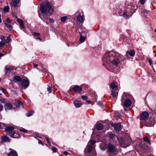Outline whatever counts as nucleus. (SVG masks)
<instances>
[{
    "instance_id": "obj_16",
    "label": "nucleus",
    "mask_w": 156,
    "mask_h": 156,
    "mask_svg": "<svg viewBox=\"0 0 156 156\" xmlns=\"http://www.w3.org/2000/svg\"><path fill=\"white\" fill-rule=\"evenodd\" d=\"M78 30L79 34H82L83 33H86L87 32V30L85 28L83 27H79L78 28Z\"/></svg>"
},
{
    "instance_id": "obj_28",
    "label": "nucleus",
    "mask_w": 156,
    "mask_h": 156,
    "mask_svg": "<svg viewBox=\"0 0 156 156\" xmlns=\"http://www.w3.org/2000/svg\"><path fill=\"white\" fill-rule=\"evenodd\" d=\"M16 102H15V105L17 107H19L22 104V103L19 101L18 100H16Z\"/></svg>"
},
{
    "instance_id": "obj_62",
    "label": "nucleus",
    "mask_w": 156,
    "mask_h": 156,
    "mask_svg": "<svg viewBox=\"0 0 156 156\" xmlns=\"http://www.w3.org/2000/svg\"><path fill=\"white\" fill-rule=\"evenodd\" d=\"M152 67H153V70L154 71L155 70H154V68H153V66H152Z\"/></svg>"
},
{
    "instance_id": "obj_17",
    "label": "nucleus",
    "mask_w": 156,
    "mask_h": 156,
    "mask_svg": "<svg viewBox=\"0 0 156 156\" xmlns=\"http://www.w3.org/2000/svg\"><path fill=\"white\" fill-rule=\"evenodd\" d=\"M112 126L114 127L116 131H119L121 129V125L119 123L113 124Z\"/></svg>"
},
{
    "instance_id": "obj_54",
    "label": "nucleus",
    "mask_w": 156,
    "mask_h": 156,
    "mask_svg": "<svg viewBox=\"0 0 156 156\" xmlns=\"http://www.w3.org/2000/svg\"><path fill=\"white\" fill-rule=\"evenodd\" d=\"M97 104L99 106H101L102 105V103L99 101L97 103Z\"/></svg>"
},
{
    "instance_id": "obj_30",
    "label": "nucleus",
    "mask_w": 156,
    "mask_h": 156,
    "mask_svg": "<svg viewBox=\"0 0 156 156\" xmlns=\"http://www.w3.org/2000/svg\"><path fill=\"white\" fill-rule=\"evenodd\" d=\"M34 112L33 110H31L30 111H29L28 112L26 116L27 117H30L32 116L33 113H34Z\"/></svg>"
},
{
    "instance_id": "obj_5",
    "label": "nucleus",
    "mask_w": 156,
    "mask_h": 156,
    "mask_svg": "<svg viewBox=\"0 0 156 156\" xmlns=\"http://www.w3.org/2000/svg\"><path fill=\"white\" fill-rule=\"evenodd\" d=\"M14 128L12 126L7 127L5 128L6 132L10 136L13 138H18L20 136V135L17 133H15L14 131Z\"/></svg>"
},
{
    "instance_id": "obj_32",
    "label": "nucleus",
    "mask_w": 156,
    "mask_h": 156,
    "mask_svg": "<svg viewBox=\"0 0 156 156\" xmlns=\"http://www.w3.org/2000/svg\"><path fill=\"white\" fill-rule=\"evenodd\" d=\"M143 140L144 141L147 142L148 144H151L149 140L147 137H145L144 138Z\"/></svg>"
},
{
    "instance_id": "obj_38",
    "label": "nucleus",
    "mask_w": 156,
    "mask_h": 156,
    "mask_svg": "<svg viewBox=\"0 0 156 156\" xmlns=\"http://www.w3.org/2000/svg\"><path fill=\"white\" fill-rule=\"evenodd\" d=\"M5 43V41H2L0 42V47L4 46Z\"/></svg>"
},
{
    "instance_id": "obj_43",
    "label": "nucleus",
    "mask_w": 156,
    "mask_h": 156,
    "mask_svg": "<svg viewBox=\"0 0 156 156\" xmlns=\"http://www.w3.org/2000/svg\"><path fill=\"white\" fill-rule=\"evenodd\" d=\"M148 62L150 65H151L152 63V60L150 59H148Z\"/></svg>"
},
{
    "instance_id": "obj_13",
    "label": "nucleus",
    "mask_w": 156,
    "mask_h": 156,
    "mask_svg": "<svg viewBox=\"0 0 156 156\" xmlns=\"http://www.w3.org/2000/svg\"><path fill=\"white\" fill-rule=\"evenodd\" d=\"M20 1V0H12V1L10 3L11 5L13 7L17 8L18 7V3Z\"/></svg>"
},
{
    "instance_id": "obj_55",
    "label": "nucleus",
    "mask_w": 156,
    "mask_h": 156,
    "mask_svg": "<svg viewBox=\"0 0 156 156\" xmlns=\"http://www.w3.org/2000/svg\"><path fill=\"white\" fill-rule=\"evenodd\" d=\"M2 91L3 92L5 93L6 91V89L4 88H2Z\"/></svg>"
},
{
    "instance_id": "obj_8",
    "label": "nucleus",
    "mask_w": 156,
    "mask_h": 156,
    "mask_svg": "<svg viewBox=\"0 0 156 156\" xmlns=\"http://www.w3.org/2000/svg\"><path fill=\"white\" fill-rule=\"evenodd\" d=\"M107 153L115 154L117 152V149L114 145L111 143H108L107 145Z\"/></svg>"
},
{
    "instance_id": "obj_26",
    "label": "nucleus",
    "mask_w": 156,
    "mask_h": 156,
    "mask_svg": "<svg viewBox=\"0 0 156 156\" xmlns=\"http://www.w3.org/2000/svg\"><path fill=\"white\" fill-rule=\"evenodd\" d=\"M5 68L6 73L10 72L12 69L11 67L10 66H6Z\"/></svg>"
},
{
    "instance_id": "obj_4",
    "label": "nucleus",
    "mask_w": 156,
    "mask_h": 156,
    "mask_svg": "<svg viewBox=\"0 0 156 156\" xmlns=\"http://www.w3.org/2000/svg\"><path fill=\"white\" fill-rule=\"evenodd\" d=\"M95 143V140H90L88 143L87 146L85 150V151L87 150L88 152L89 153L92 152L93 154L91 156H95L96 155V153L93 146Z\"/></svg>"
},
{
    "instance_id": "obj_7",
    "label": "nucleus",
    "mask_w": 156,
    "mask_h": 156,
    "mask_svg": "<svg viewBox=\"0 0 156 156\" xmlns=\"http://www.w3.org/2000/svg\"><path fill=\"white\" fill-rule=\"evenodd\" d=\"M156 122V118L154 116L149 117L145 121V125L148 127L151 126L154 124Z\"/></svg>"
},
{
    "instance_id": "obj_52",
    "label": "nucleus",
    "mask_w": 156,
    "mask_h": 156,
    "mask_svg": "<svg viewBox=\"0 0 156 156\" xmlns=\"http://www.w3.org/2000/svg\"><path fill=\"white\" fill-rule=\"evenodd\" d=\"M5 38V37L4 36H1L0 37V39L1 40H4Z\"/></svg>"
},
{
    "instance_id": "obj_27",
    "label": "nucleus",
    "mask_w": 156,
    "mask_h": 156,
    "mask_svg": "<svg viewBox=\"0 0 156 156\" xmlns=\"http://www.w3.org/2000/svg\"><path fill=\"white\" fill-rule=\"evenodd\" d=\"M86 37H83L82 34H80V40L81 42H83L85 41Z\"/></svg>"
},
{
    "instance_id": "obj_37",
    "label": "nucleus",
    "mask_w": 156,
    "mask_h": 156,
    "mask_svg": "<svg viewBox=\"0 0 156 156\" xmlns=\"http://www.w3.org/2000/svg\"><path fill=\"white\" fill-rule=\"evenodd\" d=\"M109 136L111 139L113 140L115 137V135L113 133H110L109 135Z\"/></svg>"
},
{
    "instance_id": "obj_42",
    "label": "nucleus",
    "mask_w": 156,
    "mask_h": 156,
    "mask_svg": "<svg viewBox=\"0 0 156 156\" xmlns=\"http://www.w3.org/2000/svg\"><path fill=\"white\" fill-rule=\"evenodd\" d=\"M20 131L21 132H23L25 133L27 132V130L24 129H20Z\"/></svg>"
},
{
    "instance_id": "obj_35",
    "label": "nucleus",
    "mask_w": 156,
    "mask_h": 156,
    "mask_svg": "<svg viewBox=\"0 0 156 156\" xmlns=\"http://www.w3.org/2000/svg\"><path fill=\"white\" fill-rule=\"evenodd\" d=\"M6 126V124L5 123H0V128L3 129L4 127Z\"/></svg>"
},
{
    "instance_id": "obj_18",
    "label": "nucleus",
    "mask_w": 156,
    "mask_h": 156,
    "mask_svg": "<svg viewBox=\"0 0 156 156\" xmlns=\"http://www.w3.org/2000/svg\"><path fill=\"white\" fill-rule=\"evenodd\" d=\"M74 105L77 108H79L82 106L83 104L80 101L76 100L74 101Z\"/></svg>"
},
{
    "instance_id": "obj_1",
    "label": "nucleus",
    "mask_w": 156,
    "mask_h": 156,
    "mask_svg": "<svg viewBox=\"0 0 156 156\" xmlns=\"http://www.w3.org/2000/svg\"><path fill=\"white\" fill-rule=\"evenodd\" d=\"M119 55L114 51L106 53L102 58L103 65L110 71H113V69L120 64Z\"/></svg>"
},
{
    "instance_id": "obj_40",
    "label": "nucleus",
    "mask_w": 156,
    "mask_h": 156,
    "mask_svg": "<svg viewBox=\"0 0 156 156\" xmlns=\"http://www.w3.org/2000/svg\"><path fill=\"white\" fill-rule=\"evenodd\" d=\"M52 150L54 152H55L57 151V149L55 147H52Z\"/></svg>"
},
{
    "instance_id": "obj_56",
    "label": "nucleus",
    "mask_w": 156,
    "mask_h": 156,
    "mask_svg": "<svg viewBox=\"0 0 156 156\" xmlns=\"http://www.w3.org/2000/svg\"><path fill=\"white\" fill-rule=\"evenodd\" d=\"M64 154L66 155H67L68 154V153L67 151H64Z\"/></svg>"
},
{
    "instance_id": "obj_15",
    "label": "nucleus",
    "mask_w": 156,
    "mask_h": 156,
    "mask_svg": "<svg viewBox=\"0 0 156 156\" xmlns=\"http://www.w3.org/2000/svg\"><path fill=\"white\" fill-rule=\"evenodd\" d=\"M71 89L73 90L76 93H80L82 90L81 88L78 85L75 86Z\"/></svg>"
},
{
    "instance_id": "obj_49",
    "label": "nucleus",
    "mask_w": 156,
    "mask_h": 156,
    "mask_svg": "<svg viewBox=\"0 0 156 156\" xmlns=\"http://www.w3.org/2000/svg\"><path fill=\"white\" fill-rule=\"evenodd\" d=\"M46 140H47V141L48 143V144H50V141H49V139L48 137H46Z\"/></svg>"
},
{
    "instance_id": "obj_47",
    "label": "nucleus",
    "mask_w": 156,
    "mask_h": 156,
    "mask_svg": "<svg viewBox=\"0 0 156 156\" xmlns=\"http://www.w3.org/2000/svg\"><path fill=\"white\" fill-rule=\"evenodd\" d=\"M145 0H140V3L143 4L144 3Z\"/></svg>"
},
{
    "instance_id": "obj_63",
    "label": "nucleus",
    "mask_w": 156,
    "mask_h": 156,
    "mask_svg": "<svg viewBox=\"0 0 156 156\" xmlns=\"http://www.w3.org/2000/svg\"><path fill=\"white\" fill-rule=\"evenodd\" d=\"M155 32L156 33V29H155L154 30Z\"/></svg>"
},
{
    "instance_id": "obj_50",
    "label": "nucleus",
    "mask_w": 156,
    "mask_h": 156,
    "mask_svg": "<svg viewBox=\"0 0 156 156\" xmlns=\"http://www.w3.org/2000/svg\"><path fill=\"white\" fill-rule=\"evenodd\" d=\"M3 108V105L1 104H0V111L2 110Z\"/></svg>"
},
{
    "instance_id": "obj_61",
    "label": "nucleus",
    "mask_w": 156,
    "mask_h": 156,
    "mask_svg": "<svg viewBox=\"0 0 156 156\" xmlns=\"http://www.w3.org/2000/svg\"><path fill=\"white\" fill-rule=\"evenodd\" d=\"M3 56V55L2 54L0 53V57L2 56Z\"/></svg>"
},
{
    "instance_id": "obj_21",
    "label": "nucleus",
    "mask_w": 156,
    "mask_h": 156,
    "mask_svg": "<svg viewBox=\"0 0 156 156\" xmlns=\"http://www.w3.org/2000/svg\"><path fill=\"white\" fill-rule=\"evenodd\" d=\"M111 95L114 98H117L118 95V90H111Z\"/></svg>"
},
{
    "instance_id": "obj_2",
    "label": "nucleus",
    "mask_w": 156,
    "mask_h": 156,
    "mask_svg": "<svg viewBox=\"0 0 156 156\" xmlns=\"http://www.w3.org/2000/svg\"><path fill=\"white\" fill-rule=\"evenodd\" d=\"M40 10L43 15L39 14V17L47 24H48V17L45 14L48 12L49 15H51L54 10L53 6L48 1L46 0L40 4Z\"/></svg>"
},
{
    "instance_id": "obj_44",
    "label": "nucleus",
    "mask_w": 156,
    "mask_h": 156,
    "mask_svg": "<svg viewBox=\"0 0 156 156\" xmlns=\"http://www.w3.org/2000/svg\"><path fill=\"white\" fill-rule=\"evenodd\" d=\"M12 16L16 17V18H17V14L16 13H12Z\"/></svg>"
},
{
    "instance_id": "obj_59",
    "label": "nucleus",
    "mask_w": 156,
    "mask_h": 156,
    "mask_svg": "<svg viewBox=\"0 0 156 156\" xmlns=\"http://www.w3.org/2000/svg\"><path fill=\"white\" fill-rule=\"evenodd\" d=\"M36 39H37V40H41V38L39 37H37V38H36Z\"/></svg>"
},
{
    "instance_id": "obj_31",
    "label": "nucleus",
    "mask_w": 156,
    "mask_h": 156,
    "mask_svg": "<svg viewBox=\"0 0 156 156\" xmlns=\"http://www.w3.org/2000/svg\"><path fill=\"white\" fill-rule=\"evenodd\" d=\"M6 27L10 31H12V27L10 25L7 24V23H5Z\"/></svg>"
},
{
    "instance_id": "obj_51",
    "label": "nucleus",
    "mask_w": 156,
    "mask_h": 156,
    "mask_svg": "<svg viewBox=\"0 0 156 156\" xmlns=\"http://www.w3.org/2000/svg\"><path fill=\"white\" fill-rule=\"evenodd\" d=\"M7 21L9 23H11V20H10V19L9 18H8L7 19Z\"/></svg>"
},
{
    "instance_id": "obj_64",
    "label": "nucleus",
    "mask_w": 156,
    "mask_h": 156,
    "mask_svg": "<svg viewBox=\"0 0 156 156\" xmlns=\"http://www.w3.org/2000/svg\"><path fill=\"white\" fill-rule=\"evenodd\" d=\"M71 88H70V89H69V91H71Z\"/></svg>"
},
{
    "instance_id": "obj_25",
    "label": "nucleus",
    "mask_w": 156,
    "mask_h": 156,
    "mask_svg": "<svg viewBox=\"0 0 156 156\" xmlns=\"http://www.w3.org/2000/svg\"><path fill=\"white\" fill-rule=\"evenodd\" d=\"M103 126L102 124L99 123L97 124L96 129L98 130H101L103 128Z\"/></svg>"
},
{
    "instance_id": "obj_11",
    "label": "nucleus",
    "mask_w": 156,
    "mask_h": 156,
    "mask_svg": "<svg viewBox=\"0 0 156 156\" xmlns=\"http://www.w3.org/2000/svg\"><path fill=\"white\" fill-rule=\"evenodd\" d=\"M118 84L116 82L113 81L110 84L112 90H118Z\"/></svg>"
},
{
    "instance_id": "obj_20",
    "label": "nucleus",
    "mask_w": 156,
    "mask_h": 156,
    "mask_svg": "<svg viewBox=\"0 0 156 156\" xmlns=\"http://www.w3.org/2000/svg\"><path fill=\"white\" fill-rule=\"evenodd\" d=\"M2 141L4 142H10V139L6 136H3L1 137Z\"/></svg>"
},
{
    "instance_id": "obj_10",
    "label": "nucleus",
    "mask_w": 156,
    "mask_h": 156,
    "mask_svg": "<svg viewBox=\"0 0 156 156\" xmlns=\"http://www.w3.org/2000/svg\"><path fill=\"white\" fill-rule=\"evenodd\" d=\"M75 15L76 17V20L78 22L80 23H83V22L84 19H83V16L79 11H77L75 13Z\"/></svg>"
},
{
    "instance_id": "obj_41",
    "label": "nucleus",
    "mask_w": 156,
    "mask_h": 156,
    "mask_svg": "<svg viewBox=\"0 0 156 156\" xmlns=\"http://www.w3.org/2000/svg\"><path fill=\"white\" fill-rule=\"evenodd\" d=\"M81 98L84 100H86L87 98V97L86 96L84 95L82 96Z\"/></svg>"
},
{
    "instance_id": "obj_3",
    "label": "nucleus",
    "mask_w": 156,
    "mask_h": 156,
    "mask_svg": "<svg viewBox=\"0 0 156 156\" xmlns=\"http://www.w3.org/2000/svg\"><path fill=\"white\" fill-rule=\"evenodd\" d=\"M137 7L134 3H130L127 5L125 9L118 12L119 15L120 16L124 17L125 18L128 19L132 15L133 13L137 9Z\"/></svg>"
},
{
    "instance_id": "obj_6",
    "label": "nucleus",
    "mask_w": 156,
    "mask_h": 156,
    "mask_svg": "<svg viewBox=\"0 0 156 156\" xmlns=\"http://www.w3.org/2000/svg\"><path fill=\"white\" fill-rule=\"evenodd\" d=\"M118 139L121 146L123 148L128 147L130 144L131 139L129 136L125 139L121 138L119 139L118 138Z\"/></svg>"
},
{
    "instance_id": "obj_58",
    "label": "nucleus",
    "mask_w": 156,
    "mask_h": 156,
    "mask_svg": "<svg viewBox=\"0 0 156 156\" xmlns=\"http://www.w3.org/2000/svg\"><path fill=\"white\" fill-rule=\"evenodd\" d=\"M100 148L101 149L102 151H104L105 150V147H100Z\"/></svg>"
},
{
    "instance_id": "obj_46",
    "label": "nucleus",
    "mask_w": 156,
    "mask_h": 156,
    "mask_svg": "<svg viewBox=\"0 0 156 156\" xmlns=\"http://www.w3.org/2000/svg\"><path fill=\"white\" fill-rule=\"evenodd\" d=\"M49 22L50 23H53L54 22V20L51 18H49Z\"/></svg>"
},
{
    "instance_id": "obj_57",
    "label": "nucleus",
    "mask_w": 156,
    "mask_h": 156,
    "mask_svg": "<svg viewBox=\"0 0 156 156\" xmlns=\"http://www.w3.org/2000/svg\"><path fill=\"white\" fill-rule=\"evenodd\" d=\"M33 65L34 67H37L38 66V65L37 64H36L34 63L33 64Z\"/></svg>"
},
{
    "instance_id": "obj_48",
    "label": "nucleus",
    "mask_w": 156,
    "mask_h": 156,
    "mask_svg": "<svg viewBox=\"0 0 156 156\" xmlns=\"http://www.w3.org/2000/svg\"><path fill=\"white\" fill-rule=\"evenodd\" d=\"M40 34L39 33H37L36 32H34V36H39L40 35Z\"/></svg>"
},
{
    "instance_id": "obj_33",
    "label": "nucleus",
    "mask_w": 156,
    "mask_h": 156,
    "mask_svg": "<svg viewBox=\"0 0 156 156\" xmlns=\"http://www.w3.org/2000/svg\"><path fill=\"white\" fill-rule=\"evenodd\" d=\"M9 6H5L3 9L4 11L5 12H9Z\"/></svg>"
},
{
    "instance_id": "obj_14",
    "label": "nucleus",
    "mask_w": 156,
    "mask_h": 156,
    "mask_svg": "<svg viewBox=\"0 0 156 156\" xmlns=\"http://www.w3.org/2000/svg\"><path fill=\"white\" fill-rule=\"evenodd\" d=\"M10 151L7 154V156H17V154L16 151L10 148Z\"/></svg>"
},
{
    "instance_id": "obj_60",
    "label": "nucleus",
    "mask_w": 156,
    "mask_h": 156,
    "mask_svg": "<svg viewBox=\"0 0 156 156\" xmlns=\"http://www.w3.org/2000/svg\"><path fill=\"white\" fill-rule=\"evenodd\" d=\"M86 101L88 103H90L91 102V101L90 100H86Z\"/></svg>"
},
{
    "instance_id": "obj_29",
    "label": "nucleus",
    "mask_w": 156,
    "mask_h": 156,
    "mask_svg": "<svg viewBox=\"0 0 156 156\" xmlns=\"http://www.w3.org/2000/svg\"><path fill=\"white\" fill-rule=\"evenodd\" d=\"M14 79L17 81L20 82L21 81V78L20 76H15L14 77Z\"/></svg>"
},
{
    "instance_id": "obj_9",
    "label": "nucleus",
    "mask_w": 156,
    "mask_h": 156,
    "mask_svg": "<svg viewBox=\"0 0 156 156\" xmlns=\"http://www.w3.org/2000/svg\"><path fill=\"white\" fill-rule=\"evenodd\" d=\"M29 81L28 80L23 79L21 81L19 86L22 88L25 89L29 86Z\"/></svg>"
},
{
    "instance_id": "obj_39",
    "label": "nucleus",
    "mask_w": 156,
    "mask_h": 156,
    "mask_svg": "<svg viewBox=\"0 0 156 156\" xmlns=\"http://www.w3.org/2000/svg\"><path fill=\"white\" fill-rule=\"evenodd\" d=\"M126 94L125 93H124L122 97V100L124 99V98H125L126 97Z\"/></svg>"
},
{
    "instance_id": "obj_34",
    "label": "nucleus",
    "mask_w": 156,
    "mask_h": 156,
    "mask_svg": "<svg viewBox=\"0 0 156 156\" xmlns=\"http://www.w3.org/2000/svg\"><path fill=\"white\" fill-rule=\"evenodd\" d=\"M67 19V17L66 16H64L61 17V20L62 22H65Z\"/></svg>"
},
{
    "instance_id": "obj_12",
    "label": "nucleus",
    "mask_w": 156,
    "mask_h": 156,
    "mask_svg": "<svg viewBox=\"0 0 156 156\" xmlns=\"http://www.w3.org/2000/svg\"><path fill=\"white\" fill-rule=\"evenodd\" d=\"M148 117V114L147 112H143L140 115V119L145 120H147Z\"/></svg>"
},
{
    "instance_id": "obj_36",
    "label": "nucleus",
    "mask_w": 156,
    "mask_h": 156,
    "mask_svg": "<svg viewBox=\"0 0 156 156\" xmlns=\"http://www.w3.org/2000/svg\"><path fill=\"white\" fill-rule=\"evenodd\" d=\"M10 35H9V36L7 37L5 41V43H8L11 41V39L10 38Z\"/></svg>"
},
{
    "instance_id": "obj_19",
    "label": "nucleus",
    "mask_w": 156,
    "mask_h": 156,
    "mask_svg": "<svg viewBox=\"0 0 156 156\" xmlns=\"http://www.w3.org/2000/svg\"><path fill=\"white\" fill-rule=\"evenodd\" d=\"M5 108L6 110H11L12 108V105L9 103H6L5 106Z\"/></svg>"
},
{
    "instance_id": "obj_45",
    "label": "nucleus",
    "mask_w": 156,
    "mask_h": 156,
    "mask_svg": "<svg viewBox=\"0 0 156 156\" xmlns=\"http://www.w3.org/2000/svg\"><path fill=\"white\" fill-rule=\"evenodd\" d=\"M47 90L49 92H51L52 91V90L51 88V87H49L47 88Z\"/></svg>"
},
{
    "instance_id": "obj_24",
    "label": "nucleus",
    "mask_w": 156,
    "mask_h": 156,
    "mask_svg": "<svg viewBox=\"0 0 156 156\" xmlns=\"http://www.w3.org/2000/svg\"><path fill=\"white\" fill-rule=\"evenodd\" d=\"M17 21L19 23L20 26L22 27L23 28H25V27L24 26L23 21L20 18H18L17 20Z\"/></svg>"
},
{
    "instance_id": "obj_53",
    "label": "nucleus",
    "mask_w": 156,
    "mask_h": 156,
    "mask_svg": "<svg viewBox=\"0 0 156 156\" xmlns=\"http://www.w3.org/2000/svg\"><path fill=\"white\" fill-rule=\"evenodd\" d=\"M38 143L39 144L43 145V143L42 142V141L40 140H38Z\"/></svg>"
},
{
    "instance_id": "obj_23",
    "label": "nucleus",
    "mask_w": 156,
    "mask_h": 156,
    "mask_svg": "<svg viewBox=\"0 0 156 156\" xmlns=\"http://www.w3.org/2000/svg\"><path fill=\"white\" fill-rule=\"evenodd\" d=\"M131 103V101L130 100L126 99L125 101L124 105L126 107H129Z\"/></svg>"
},
{
    "instance_id": "obj_22",
    "label": "nucleus",
    "mask_w": 156,
    "mask_h": 156,
    "mask_svg": "<svg viewBox=\"0 0 156 156\" xmlns=\"http://www.w3.org/2000/svg\"><path fill=\"white\" fill-rule=\"evenodd\" d=\"M135 52L134 50H130V51H127L126 52V55L127 54L129 55L130 56L133 57L134 56Z\"/></svg>"
}]
</instances>
